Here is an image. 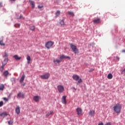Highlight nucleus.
Wrapping results in <instances>:
<instances>
[{
  "label": "nucleus",
  "mask_w": 125,
  "mask_h": 125,
  "mask_svg": "<svg viewBox=\"0 0 125 125\" xmlns=\"http://www.w3.org/2000/svg\"><path fill=\"white\" fill-rule=\"evenodd\" d=\"M122 109V106L119 104H116L114 107L113 109L114 112L117 114H120L121 113V110Z\"/></svg>",
  "instance_id": "obj_1"
},
{
  "label": "nucleus",
  "mask_w": 125,
  "mask_h": 125,
  "mask_svg": "<svg viewBox=\"0 0 125 125\" xmlns=\"http://www.w3.org/2000/svg\"><path fill=\"white\" fill-rule=\"evenodd\" d=\"M24 80H25V75H23L22 77L21 78V79L20 80V83H23V82H24Z\"/></svg>",
  "instance_id": "obj_17"
},
{
  "label": "nucleus",
  "mask_w": 125,
  "mask_h": 125,
  "mask_svg": "<svg viewBox=\"0 0 125 125\" xmlns=\"http://www.w3.org/2000/svg\"><path fill=\"white\" fill-rule=\"evenodd\" d=\"M8 62V58H5L3 62H2V65H3V66H5L6 64H7Z\"/></svg>",
  "instance_id": "obj_9"
},
{
  "label": "nucleus",
  "mask_w": 125,
  "mask_h": 125,
  "mask_svg": "<svg viewBox=\"0 0 125 125\" xmlns=\"http://www.w3.org/2000/svg\"><path fill=\"white\" fill-rule=\"evenodd\" d=\"M68 14L69 15H71V16H72V17H74V16H75V14H74V13L73 12H70L69 11L68 12Z\"/></svg>",
  "instance_id": "obj_26"
},
{
  "label": "nucleus",
  "mask_w": 125,
  "mask_h": 125,
  "mask_svg": "<svg viewBox=\"0 0 125 125\" xmlns=\"http://www.w3.org/2000/svg\"><path fill=\"white\" fill-rule=\"evenodd\" d=\"M0 117H2V118H4V117H6L7 116V113L6 112H3L0 114Z\"/></svg>",
  "instance_id": "obj_22"
},
{
  "label": "nucleus",
  "mask_w": 125,
  "mask_h": 125,
  "mask_svg": "<svg viewBox=\"0 0 125 125\" xmlns=\"http://www.w3.org/2000/svg\"><path fill=\"white\" fill-rule=\"evenodd\" d=\"M7 57H8V53L5 52L4 55H3V58H7Z\"/></svg>",
  "instance_id": "obj_25"
},
{
  "label": "nucleus",
  "mask_w": 125,
  "mask_h": 125,
  "mask_svg": "<svg viewBox=\"0 0 125 125\" xmlns=\"http://www.w3.org/2000/svg\"><path fill=\"white\" fill-rule=\"evenodd\" d=\"M60 59H71V58L69 56H65V55H62L60 58Z\"/></svg>",
  "instance_id": "obj_8"
},
{
  "label": "nucleus",
  "mask_w": 125,
  "mask_h": 125,
  "mask_svg": "<svg viewBox=\"0 0 125 125\" xmlns=\"http://www.w3.org/2000/svg\"><path fill=\"white\" fill-rule=\"evenodd\" d=\"M18 25H19V27H20V24H19Z\"/></svg>",
  "instance_id": "obj_48"
},
{
  "label": "nucleus",
  "mask_w": 125,
  "mask_h": 125,
  "mask_svg": "<svg viewBox=\"0 0 125 125\" xmlns=\"http://www.w3.org/2000/svg\"><path fill=\"white\" fill-rule=\"evenodd\" d=\"M98 125H104V124H103V123L102 122V123L99 124Z\"/></svg>",
  "instance_id": "obj_42"
},
{
  "label": "nucleus",
  "mask_w": 125,
  "mask_h": 125,
  "mask_svg": "<svg viewBox=\"0 0 125 125\" xmlns=\"http://www.w3.org/2000/svg\"><path fill=\"white\" fill-rule=\"evenodd\" d=\"M89 115L90 117H94V115H95V111L90 110L89 112Z\"/></svg>",
  "instance_id": "obj_11"
},
{
  "label": "nucleus",
  "mask_w": 125,
  "mask_h": 125,
  "mask_svg": "<svg viewBox=\"0 0 125 125\" xmlns=\"http://www.w3.org/2000/svg\"><path fill=\"white\" fill-rule=\"evenodd\" d=\"M53 113V111H50V113L46 114V117H49L50 115H51Z\"/></svg>",
  "instance_id": "obj_32"
},
{
  "label": "nucleus",
  "mask_w": 125,
  "mask_h": 125,
  "mask_svg": "<svg viewBox=\"0 0 125 125\" xmlns=\"http://www.w3.org/2000/svg\"><path fill=\"white\" fill-rule=\"evenodd\" d=\"M3 100H4V101H8V99L6 98H4Z\"/></svg>",
  "instance_id": "obj_38"
},
{
  "label": "nucleus",
  "mask_w": 125,
  "mask_h": 125,
  "mask_svg": "<svg viewBox=\"0 0 125 125\" xmlns=\"http://www.w3.org/2000/svg\"><path fill=\"white\" fill-rule=\"evenodd\" d=\"M72 79L75 81H79V80H80V76L74 75L72 76Z\"/></svg>",
  "instance_id": "obj_10"
},
{
  "label": "nucleus",
  "mask_w": 125,
  "mask_h": 125,
  "mask_svg": "<svg viewBox=\"0 0 125 125\" xmlns=\"http://www.w3.org/2000/svg\"><path fill=\"white\" fill-rule=\"evenodd\" d=\"M94 24H99L100 23V19H97L93 21Z\"/></svg>",
  "instance_id": "obj_14"
},
{
  "label": "nucleus",
  "mask_w": 125,
  "mask_h": 125,
  "mask_svg": "<svg viewBox=\"0 0 125 125\" xmlns=\"http://www.w3.org/2000/svg\"><path fill=\"white\" fill-rule=\"evenodd\" d=\"M71 89H74V90H77V89L76 88H75V87H72L71 88Z\"/></svg>",
  "instance_id": "obj_40"
},
{
  "label": "nucleus",
  "mask_w": 125,
  "mask_h": 125,
  "mask_svg": "<svg viewBox=\"0 0 125 125\" xmlns=\"http://www.w3.org/2000/svg\"><path fill=\"white\" fill-rule=\"evenodd\" d=\"M33 99L35 102H38L39 100L41 99V98L39 96H35L34 97Z\"/></svg>",
  "instance_id": "obj_12"
},
{
  "label": "nucleus",
  "mask_w": 125,
  "mask_h": 125,
  "mask_svg": "<svg viewBox=\"0 0 125 125\" xmlns=\"http://www.w3.org/2000/svg\"><path fill=\"white\" fill-rule=\"evenodd\" d=\"M122 53L125 52V50H123L122 51Z\"/></svg>",
  "instance_id": "obj_46"
},
{
  "label": "nucleus",
  "mask_w": 125,
  "mask_h": 125,
  "mask_svg": "<svg viewBox=\"0 0 125 125\" xmlns=\"http://www.w3.org/2000/svg\"><path fill=\"white\" fill-rule=\"evenodd\" d=\"M3 74L4 75V77H7V76L9 75V72L8 71L6 70L3 72Z\"/></svg>",
  "instance_id": "obj_19"
},
{
  "label": "nucleus",
  "mask_w": 125,
  "mask_h": 125,
  "mask_svg": "<svg viewBox=\"0 0 125 125\" xmlns=\"http://www.w3.org/2000/svg\"><path fill=\"white\" fill-rule=\"evenodd\" d=\"M15 27H16V28L17 27H16V24L15 25Z\"/></svg>",
  "instance_id": "obj_49"
},
{
  "label": "nucleus",
  "mask_w": 125,
  "mask_h": 125,
  "mask_svg": "<svg viewBox=\"0 0 125 125\" xmlns=\"http://www.w3.org/2000/svg\"><path fill=\"white\" fill-rule=\"evenodd\" d=\"M83 83V80H82V79L79 80L78 82L77 83V84H78V83Z\"/></svg>",
  "instance_id": "obj_33"
},
{
  "label": "nucleus",
  "mask_w": 125,
  "mask_h": 125,
  "mask_svg": "<svg viewBox=\"0 0 125 125\" xmlns=\"http://www.w3.org/2000/svg\"><path fill=\"white\" fill-rule=\"evenodd\" d=\"M76 111L77 112V115H78V116H82L83 115L82 108L78 107L76 109Z\"/></svg>",
  "instance_id": "obj_6"
},
{
  "label": "nucleus",
  "mask_w": 125,
  "mask_h": 125,
  "mask_svg": "<svg viewBox=\"0 0 125 125\" xmlns=\"http://www.w3.org/2000/svg\"><path fill=\"white\" fill-rule=\"evenodd\" d=\"M42 7H43V5H42L38 6V8H39V9L42 8Z\"/></svg>",
  "instance_id": "obj_35"
},
{
  "label": "nucleus",
  "mask_w": 125,
  "mask_h": 125,
  "mask_svg": "<svg viewBox=\"0 0 125 125\" xmlns=\"http://www.w3.org/2000/svg\"><path fill=\"white\" fill-rule=\"evenodd\" d=\"M2 3L1 2H0V7H1Z\"/></svg>",
  "instance_id": "obj_45"
},
{
  "label": "nucleus",
  "mask_w": 125,
  "mask_h": 125,
  "mask_svg": "<svg viewBox=\"0 0 125 125\" xmlns=\"http://www.w3.org/2000/svg\"><path fill=\"white\" fill-rule=\"evenodd\" d=\"M93 71H94V69H93V68H91V69L89 70V72L90 73V72H93Z\"/></svg>",
  "instance_id": "obj_37"
},
{
  "label": "nucleus",
  "mask_w": 125,
  "mask_h": 125,
  "mask_svg": "<svg viewBox=\"0 0 125 125\" xmlns=\"http://www.w3.org/2000/svg\"><path fill=\"white\" fill-rule=\"evenodd\" d=\"M116 59L117 60L119 61V60H120V58L118 56L116 57Z\"/></svg>",
  "instance_id": "obj_41"
},
{
  "label": "nucleus",
  "mask_w": 125,
  "mask_h": 125,
  "mask_svg": "<svg viewBox=\"0 0 125 125\" xmlns=\"http://www.w3.org/2000/svg\"><path fill=\"white\" fill-rule=\"evenodd\" d=\"M23 86L25 85V84H23Z\"/></svg>",
  "instance_id": "obj_50"
},
{
  "label": "nucleus",
  "mask_w": 125,
  "mask_h": 125,
  "mask_svg": "<svg viewBox=\"0 0 125 125\" xmlns=\"http://www.w3.org/2000/svg\"><path fill=\"white\" fill-rule=\"evenodd\" d=\"M104 125H111V123L109 122L105 124Z\"/></svg>",
  "instance_id": "obj_39"
},
{
  "label": "nucleus",
  "mask_w": 125,
  "mask_h": 125,
  "mask_svg": "<svg viewBox=\"0 0 125 125\" xmlns=\"http://www.w3.org/2000/svg\"><path fill=\"white\" fill-rule=\"evenodd\" d=\"M16 113H17L18 115L20 114V106L19 105L16 108Z\"/></svg>",
  "instance_id": "obj_13"
},
{
  "label": "nucleus",
  "mask_w": 125,
  "mask_h": 125,
  "mask_svg": "<svg viewBox=\"0 0 125 125\" xmlns=\"http://www.w3.org/2000/svg\"><path fill=\"white\" fill-rule=\"evenodd\" d=\"M4 89V85L2 83H0V90H3Z\"/></svg>",
  "instance_id": "obj_23"
},
{
  "label": "nucleus",
  "mask_w": 125,
  "mask_h": 125,
  "mask_svg": "<svg viewBox=\"0 0 125 125\" xmlns=\"http://www.w3.org/2000/svg\"><path fill=\"white\" fill-rule=\"evenodd\" d=\"M122 73H125V68L124 69V70H122Z\"/></svg>",
  "instance_id": "obj_44"
},
{
  "label": "nucleus",
  "mask_w": 125,
  "mask_h": 125,
  "mask_svg": "<svg viewBox=\"0 0 125 125\" xmlns=\"http://www.w3.org/2000/svg\"><path fill=\"white\" fill-rule=\"evenodd\" d=\"M10 1H15V0H10Z\"/></svg>",
  "instance_id": "obj_47"
},
{
  "label": "nucleus",
  "mask_w": 125,
  "mask_h": 125,
  "mask_svg": "<svg viewBox=\"0 0 125 125\" xmlns=\"http://www.w3.org/2000/svg\"><path fill=\"white\" fill-rule=\"evenodd\" d=\"M66 98H67V96H63L62 99V103L64 105L67 104V101H66Z\"/></svg>",
  "instance_id": "obj_7"
},
{
  "label": "nucleus",
  "mask_w": 125,
  "mask_h": 125,
  "mask_svg": "<svg viewBox=\"0 0 125 125\" xmlns=\"http://www.w3.org/2000/svg\"><path fill=\"white\" fill-rule=\"evenodd\" d=\"M13 57L16 60H20V59H21V57H18L17 55H14Z\"/></svg>",
  "instance_id": "obj_20"
},
{
  "label": "nucleus",
  "mask_w": 125,
  "mask_h": 125,
  "mask_svg": "<svg viewBox=\"0 0 125 125\" xmlns=\"http://www.w3.org/2000/svg\"><path fill=\"white\" fill-rule=\"evenodd\" d=\"M26 59L27 60V64H30V63H31V57H30L29 55H27Z\"/></svg>",
  "instance_id": "obj_16"
},
{
  "label": "nucleus",
  "mask_w": 125,
  "mask_h": 125,
  "mask_svg": "<svg viewBox=\"0 0 125 125\" xmlns=\"http://www.w3.org/2000/svg\"><path fill=\"white\" fill-rule=\"evenodd\" d=\"M3 105V102L1 101L0 102V107H1Z\"/></svg>",
  "instance_id": "obj_36"
},
{
  "label": "nucleus",
  "mask_w": 125,
  "mask_h": 125,
  "mask_svg": "<svg viewBox=\"0 0 125 125\" xmlns=\"http://www.w3.org/2000/svg\"><path fill=\"white\" fill-rule=\"evenodd\" d=\"M0 45L1 46H4V45H5V44L3 43V38H2V39L0 41Z\"/></svg>",
  "instance_id": "obj_18"
},
{
  "label": "nucleus",
  "mask_w": 125,
  "mask_h": 125,
  "mask_svg": "<svg viewBox=\"0 0 125 125\" xmlns=\"http://www.w3.org/2000/svg\"><path fill=\"white\" fill-rule=\"evenodd\" d=\"M60 11H57L56 13V17H58V16H59V15H60Z\"/></svg>",
  "instance_id": "obj_30"
},
{
  "label": "nucleus",
  "mask_w": 125,
  "mask_h": 125,
  "mask_svg": "<svg viewBox=\"0 0 125 125\" xmlns=\"http://www.w3.org/2000/svg\"><path fill=\"white\" fill-rule=\"evenodd\" d=\"M21 18H23V16L22 15L20 16V19H21Z\"/></svg>",
  "instance_id": "obj_43"
},
{
  "label": "nucleus",
  "mask_w": 125,
  "mask_h": 125,
  "mask_svg": "<svg viewBox=\"0 0 125 125\" xmlns=\"http://www.w3.org/2000/svg\"><path fill=\"white\" fill-rule=\"evenodd\" d=\"M70 45L71 47V49H72V51H73V52H74V53H79V49L77 48V46L75 45L73 43L70 44Z\"/></svg>",
  "instance_id": "obj_2"
},
{
  "label": "nucleus",
  "mask_w": 125,
  "mask_h": 125,
  "mask_svg": "<svg viewBox=\"0 0 125 125\" xmlns=\"http://www.w3.org/2000/svg\"><path fill=\"white\" fill-rule=\"evenodd\" d=\"M4 66H5V65H2V66H0V70L1 71V72H3V69H4Z\"/></svg>",
  "instance_id": "obj_31"
},
{
  "label": "nucleus",
  "mask_w": 125,
  "mask_h": 125,
  "mask_svg": "<svg viewBox=\"0 0 125 125\" xmlns=\"http://www.w3.org/2000/svg\"><path fill=\"white\" fill-rule=\"evenodd\" d=\"M9 125H12L13 124V121L10 120L8 122Z\"/></svg>",
  "instance_id": "obj_34"
},
{
  "label": "nucleus",
  "mask_w": 125,
  "mask_h": 125,
  "mask_svg": "<svg viewBox=\"0 0 125 125\" xmlns=\"http://www.w3.org/2000/svg\"><path fill=\"white\" fill-rule=\"evenodd\" d=\"M60 23L61 26H65V23H64V20H62Z\"/></svg>",
  "instance_id": "obj_27"
},
{
  "label": "nucleus",
  "mask_w": 125,
  "mask_h": 125,
  "mask_svg": "<svg viewBox=\"0 0 125 125\" xmlns=\"http://www.w3.org/2000/svg\"><path fill=\"white\" fill-rule=\"evenodd\" d=\"M50 76V74L49 73H47L43 75H41L40 77L41 79H42V80H47V79L49 78Z\"/></svg>",
  "instance_id": "obj_5"
},
{
  "label": "nucleus",
  "mask_w": 125,
  "mask_h": 125,
  "mask_svg": "<svg viewBox=\"0 0 125 125\" xmlns=\"http://www.w3.org/2000/svg\"><path fill=\"white\" fill-rule=\"evenodd\" d=\"M36 29V27L35 26H32L30 27V30L31 31H35V29Z\"/></svg>",
  "instance_id": "obj_28"
},
{
  "label": "nucleus",
  "mask_w": 125,
  "mask_h": 125,
  "mask_svg": "<svg viewBox=\"0 0 125 125\" xmlns=\"http://www.w3.org/2000/svg\"><path fill=\"white\" fill-rule=\"evenodd\" d=\"M18 96L20 98H24V94L21 92H20L19 94H18Z\"/></svg>",
  "instance_id": "obj_15"
},
{
  "label": "nucleus",
  "mask_w": 125,
  "mask_h": 125,
  "mask_svg": "<svg viewBox=\"0 0 125 125\" xmlns=\"http://www.w3.org/2000/svg\"><path fill=\"white\" fill-rule=\"evenodd\" d=\"M57 88H58V90L60 93H62L65 90L64 86H63L62 85H58Z\"/></svg>",
  "instance_id": "obj_4"
},
{
  "label": "nucleus",
  "mask_w": 125,
  "mask_h": 125,
  "mask_svg": "<svg viewBox=\"0 0 125 125\" xmlns=\"http://www.w3.org/2000/svg\"><path fill=\"white\" fill-rule=\"evenodd\" d=\"M29 2L30 3V4L32 5V8H35V2L32 0H30Z\"/></svg>",
  "instance_id": "obj_21"
},
{
  "label": "nucleus",
  "mask_w": 125,
  "mask_h": 125,
  "mask_svg": "<svg viewBox=\"0 0 125 125\" xmlns=\"http://www.w3.org/2000/svg\"><path fill=\"white\" fill-rule=\"evenodd\" d=\"M54 44V42L52 41H49L45 43V47L47 48V49H49L52 47V45Z\"/></svg>",
  "instance_id": "obj_3"
},
{
  "label": "nucleus",
  "mask_w": 125,
  "mask_h": 125,
  "mask_svg": "<svg viewBox=\"0 0 125 125\" xmlns=\"http://www.w3.org/2000/svg\"><path fill=\"white\" fill-rule=\"evenodd\" d=\"M112 78H113V75H112V74H111V73H109L107 75V79H108L109 80H111Z\"/></svg>",
  "instance_id": "obj_24"
},
{
  "label": "nucleus",
  "mask_w": 125,
  "mask_h": 125,
  "mask_svg": "<svg viewBox=\"0 0 125 125\" xmlns=\"http://www.w3.org/2000/svg\"><path fill=\"white\" fill-rule=\"evenodd\" d=\"M54 62L55 64H56V63H60V62H61V60H54Z\"/></svg>",
  "instance_id": "obj_29"
}]
</instances>
